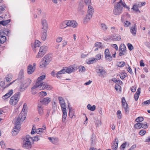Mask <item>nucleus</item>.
<instances>
[{
    "label": "nucleus",
    "instance_id": "60",
    "mask_svg": "<svg viewBox=\"0 0 150 150\" xmlns=\"http://www.w3.org/2000/svg\"><path fill=\"white\" fill-rule=\"evenodd\" d=\"M121 88V86L118 85H115V88L117 91L120 90Z\"/></svg>",
    "mask_w": 150,
    "mask_h": 150
},
{
    "label": "nucleus",
    "instance_id": "23",
    "mask_svg": "<svg viewBox=\"0 0 150 150\" xmlns=\"http://www.w3.org/2000/svg\"><path fill=\"white\" fill-rule=\"evenodd\" d=\"M46 129L45 126L43 125L42 128H40L36 130L35 132L38 134H41L43 132V131Z\"/></svg>",
    "mask_w": 150,
    "mask_h": 150
},
{
    "label": "nucleus",
    "instance_id": "50",
    "mask_svg": "<svg viewBox=\"0 0 150 150\" xmlns=\"http://www.w3.org/2000/svg\"><path fill=\"white\" fill-rule=\"evenodd\" d=\"M146 131L144 129H142L139 132V134L141 135H144L146 133Z\"/></svg>",
    "mask_w": 150,
    "mask_h": 150
},
{
    "label": "nucleus",
    "instance_id": "33",
    "mask_svg": "<svg viewBox=\"0 0 150 150\" xmlns=\"http://www.w3.org/2000/svg\"><path fill=\"white\" fill-rule=\"evenodd\" d=\"M12 78V76L11 74H8L6 77V80L7 82L10 81L11 80Z\"/></svg>",
    "mask_w": 150,
    "mask_h": 150
},
{
    "label": "nucleus",
    "instance_id": "55",
    "mask_svg": "<svg viewBox=\"0 0 150 150\" xmlns=\"http://www.w3.org/2000/svg\"><path fill=\"white\" fill-rule=\"evenodd\" d=\"M62 38L61 37H58L56 39V42L58 43L61 42L62 40Z\"/></svg>",
    "mask_w": 150,
    "mask_h": 150
},
{
    "label": "nucleus",
    "instance_id": "44",
    "mask_svg": "<svg viewBox=\"0 0 150 150\" xmlns=\"http://www.w3.org/2000/svg\"><path fill=\"white\" fill-rule=\"evenodd\" d=\"M95 46L98 48H101L102 47V43L100 42L96 43L95 45Z\"/></svg>",
    "mask_w": 150,
    "mask_h": 150
},
{
    "label": "nucleus",
    "instance_id": "3",
    "mask_svg": "<svg viewBox=\"0 0 150 150\" xmlns=\"http://www.w3.org/2000/svg\"><path fill=\"white\" fill-rule=\"evenodd\" d=\"M41 83H37L34 85L31 88L32 90H33L36 88H38L40 90L46 89L48 90H51L52 88V87L49 85L45 82H43L42 85H41Z\"/></svg>",
    "mask_w": 150,
    "mask_h": 150
},
{
    "label": "nucleus",
    "instance_id": "5",
    "mask_svg": "<svg viewBox=\"0 0 150 150\" xmlns=\"http://www.w3.org/2000/svg\"><path fill=\"white\" fill-rule=\"evenodd\" d=\"M31 80L29 79L25 80L20 86L19 91L20 92L24 91L25 89L30 85Z\"/></svg>",
    "mask_w": 150,
    "mask_h": 150
},
{
    "label": "nucleus",
    "instance_id": "14",
    "mask_svg": "<svg viewBox=\"0 0 150 150\" xmlns=\"http://www.w3.org/2000/svg\"><path fill=\"white\" fill-rule=\"evenodd\" d=\"M118 143V139L117 138H115L114 142L112 145V149L113 150H116L117 149Z\"/></svg>",
    "mask_w": 150,
    "mask_h": 150
},
{
    "label": "nucleus",
    "instance_id": "46",
    "mask_svg": "<svg viewBox=\"0 0 150 150\" xmlns=\"http://www.w3.org/2000/svg\"><path fill=\"white\" fill-rule=\"evenodd\" d=\"M101 56L100 54H98L96 55L95 58H94L96 62L98 60L100 59L101 58Z\"/></svg>",
    "mask_w": 150,
    "mask_h": 150
},
{
    "label": "nucleus",
    "instance_id": "11",
    "mask_svg": "<svg viewBox=\"0 0 150 150\" xmlns=\"http://www.w3.org/2000/svg\"><path fill=\"white\" fill-rule=\"evenodd\" d=\"M68 26L75 28L77 25V23L74 21H67Z\"/></svg>",
    "mask_w": 150,
    "mask_h": 150
},
{
    "label": "nucleus",
    "instance_id": "39",
    "mask_svg": "<svg viewBox=\"0 0 150 150\" xmlns=\"http://www.w3.org/2000/svg\"><path fill=\"white\" fill-rule=\"evenodd\" d=\"M96 140V138L95 137V136H93L90 139L91 144V145H93L95 144Z\"/></svg>",
    "mask_w": 150,
    "mask_h": 150
},
{
    "label": "nucleus",
    "instance_id": "63",
    "mask_svg": "<svg viewBox=\"0 0 150 150\" xmlns=\"http://www.w3.org/2000/svg\"><path fill=\"white\" fill-rule=\"evenodd\" d=\"M150 103V99L148 100L145 101L142 103V104H144L145 105H148Z\"/></svg>",
    "mask_w": 150,
    "mask_h": 150
},
{
    "label": "nucleus",
    "instance_id": "64",
    "mask_svg": "<svg viewBox=\"0 0 150 150\" xmlns=\"http://www.w3.org/2000/svg\"><path fill=\"white\" fill-rule=\"evenodd\" d=\"M145 45L147 47L150 48V43L149 42H144Z\"/></svg>",
    "mask_w": 150,
    "mask_h": 150
},
{
    "label": "nucleus",
    "instance_id": "40",
    "mask_svg": "<svg viewBox=\"0 0 150 150\" xmlns=\"http://www.w3.org/2000/svg\"><path fill=\"white\" fill-rule=\"evenodd\" d=\"M117 117L118 118L120 119L122 118V114L120 110H118L117 112Z\"/></svg>",
    "mask_w": 150,
    "mask_h": 150
},
{
    "label": "nucleus",
    "instance_id": "29",
    "mask_svg": "<svg viewBox=\"0 0 150 150\" xmlns=\"http://www.w3.org/2000/svg\"><path fill=\"white\" fill-rule=\"evenodd\" d=\"M87 63L88 64H93L94 63L96 62L95 59L94 58H89L87 60Z\"/></svg>",
    "mask_w": 150,
    "mask_h": 150
},
{
    "label": "nucleus",
    "instance_id": "16",
    "mask_svg": "<svg viewBox=\"0 0 150 150\" xmlns=\"http://www.w3.org/2000/svg\"><path fill=\"white\" fill-rule=\"evenodd\" d=\"M45 75H42L39 77L37 79V81L35 85H36L37 83H41V85H42V83H43V82H42V81L45 79Z\"/></svg>",
    "mask_w": 150,
    "mask_h": 150
},
{
    "label": "nucleus",
    "instance_id": "28",
    "mask_svg": "<svg viewBox=\"0 0 150 150\" xmlns=\"http://www.w3.org/2000/svg\"><path fill=\"white\" fill-rule=\"evenodd\" d=\"M67 26H68L67 21L62 22L60 25V28H64Z\"/></svg>",
    "mask_w": 150,
    "mask_h": 150
},
{
    "label": "nucleus",
    "instance_id": "53",
    "mask_svg": "<svg viewBox=\"0 0 150 150\" xmlns=\"http://www.w3.org/2000/svg\"><path fill=\"white\" fill-rule=\"evenodd\" d=\"M125 65V62H120L118 64V66L119 67H122Z\"/></svg>",
    "mask_w": 150,
    "mask_h": 150
},
{
    "label": "nucleus",
    "instance_id": "62",
    "mask_svg": "<svg viewBox=\"0 0 150 150\" xmlns=\"http://www.w3.org/2000/svg\"><path fill=\"white\" fill-rule=\"evenodd\" d=\"M136 144H134L132 145L130 148L128 150H134V149L136 147Z\"/></svg>",
    "mask_w": 150,
    "mask_h": 150
},
{
    "label": "nucleus",
    "instance_id": "59",
    "mask_svg": "<svg viewBox=\"0 0 150 150\" xmlns=\"http://www.w3.org/2000/svg\"><path fill=\"white\" fill-rule=\"evenodd\" d=\"M0 144L2 148H4L5 147V144L3 141H1L0 142Z\"/></svg>",
    "mask_w": 150,
    "mask_h": 150
},
{
    "label": "nucleus",
    "instance_id": "31",
    "mask_svg": "<svg viewBox=\"0 0 150 150\" xmlns=\"http://www.w3.org/2000/svg\"><path fill=\"white\" fill-rule=\"evenodd\" d=\"M143 124L142 123H137L134 125V127L138 129H140L142 126Z\"/></svg>",
    "mask_w": 150,
    "mask_h": 150
},
{
    "label": "nucleus",
    "instance_id": "56",
    "mask_svg": "<svg viewBox=\"0 0 150 150\" xmlns=\"http://www.w3.org/2000/svg\"><path fill=\"white\" fill-rule=\"evenodd\" d=\"M41 137L39 136H36L34 137V139L33 140L35 141H38L40 140Z\"/></svg>",
    "mask_w": 150,
    "mask_h": 150
},
{
    "label": "nucleus",
    "instance_id": "34",
    "mask_svg": "<svg viewBox=\"0 0 150 150\" xmlns=\"http://www.w3.org/2000/svg\"><path fill=\"white\" fill-rule=\"evenodd\" d=\"M10 22L9 20L0 21V24L3 25H6Z\"/></svg>",
    "mask_w": 150,
    "mask_h": 150
},
{
    "label": "nucleus",
    "instance_id": "27",
    "mask_svg": "<svg viewBox=\"0 0 150 150\" xmlns=\"http://www.w3.org/2000/svg\"><path fill=\"white\" fill-rule=\"evenodd\" d=\"M40 68H44L48 64L45 61V60H43V59H42L40 63Z\"/></svg>",
    "mask_w": 150,
    "mask_h": 150
},
{
    "label": "nucleus",
    "instance_id": "61",
    "mask_svg": "<svg viewBox=\"0 0 150 150\" xmlns=\"http://www.w3.org/2000/svg\"><path fill=\"white\" fill-rule=\"evenodd\" d=\"M38 110L39 113L40 115H42L43 114V111L42 108L38 109Z\"/></svg>",
    "mask_w": 150,
    "mask_h": 150
},
{
    "label": "nucleus",
    "instance_id": "6",
    "mask_svg": "<svg viewBox=\"0 0 150 150\" xmlns=\"http://www.w3.org/2000/svg\"><path fill=\"white\" fill-rule=\"evenodd\" d=\"M31 139V137H30L29 135H27L24 139L23 145V147L27 149L31 148L32 145L30 142V139Z\"/></svg>",
    "mask_w": 150,
    "mask_h": 150
},
{
    "label": "nucleus",
    "instance_id": "22",
    "mask_svg": "<svg viewBox=\"0 0 150 150\" xmlns=\"http://www.w3.org/2000/svg\"><path fill=\"white\" fill-rule=\"evenodd\" d=\"M50 98H44L42 101H41V102L44 105H47L50 102Z\"/></svg>",
    "mask_w": 150,
    "mask_h": 150
},
{
    "label": "nucleus",
    "instance_id": "9",
    "mask_svg": "<svg viewBox=\"0 0 150 150\" xmlns=\"http://www.w3.org/2000/svg\"><path fill=\"white\" fill-rule=\"evenodd\" d=\"M96 71L98 75L100 76H104L106 75V72L103 67H99Z\"/></svg>",
    "mask_w": 150,
    "mask_h": 150
},
{
    "label": "nucleus",
    "instance_id": "15",
    "mask_svg": "<svg viewBox=\"0 0 150 150\" xmlns=\"http://www.w3.org/2000/svg\"><path fill=\"white\" fill-rule=\"evenodd\" d=\"M16 80L14 81L13 82L10 83L8 84H7L5 86H4L5 83L3 81H1L0 82V90H3L6 87H8L10 85L12 84Z\"/></svg>",
    "mask_w": 150,
    "mask_h": 150
},
{
    "label": "nucleus",
    "instance_id": "52",
    "mask_svg": "<svg viewBox=\"0 0 150 150\" xmlns=\"http://www.w3.org/2000/svg\"><path fill=\"white\" fill-rule=\"evenodd\" d=\"M1 37V38L0 39L2 40V42H1V44H3L5 42L6 40V38L4 35H3Z\"/></svg>",
    "mask_w": 150,
    "mask_h": 150
},
{
    "label": "nucleus",
    "instance_id": "48",
    "mask_svg": "<svg viewBox=\"0 0 150 150\" xmlns=\"http://www.w3.org/2000/svg\"><path fill=\"white\" fill-rule=\"evenodd\" d=\"M124 26L126 27H128L131 24V23L130 22L128 21H126L124 22Z\"/></svg>",
    "mask_w": 150,
    "mask_h": 150
},
{
    "label": "nucleus",
    "instance_id": "30",
    "mask_svg": "<svg viewBox=\"0 0 150 150\" xmlns=\"http://www.w3.org/2000/svg\"><path fill=\"white\" fill-rule=\"evenodd\" d=\"M87 107L88 110L91 111H94L96 108V107L95 105H93L92 106H91V105L90 104H89L87 105Z\"/></svg>",
    "mask_w": 150,
    "mask_h": 150
},
{
    "label": "nucleus",
    "instance_id": "12",
    "mask_svg": "<svg viewBox=\"0 0 150 150\" xmlns=\"http://www.w3.org/2000/svg\"><path fill=\"white\" fill-rule=\"evenodd\" d=\"M35 67H32V65L29 64L27 68V73L28 74H32L35 71Z\"/></svg>",
    "mask_w": 150,
    "mask_h": 150
},
{
    "label": "nucleus",
    "instance_id": "4",
    "mask_svg": "<svg viewBox=\"0 0 150 150\" xmlns=\"http://www.w3.org/2000/svg\"><path fill=\"white\" fill-rule=\"evenodd\" d=\"M21 95L20 93L18 92L12 96L9 101L10 104L13 105H15L18 102Z\"/></svg>",
    "mask_w": 150,
    "mask_h": 150
},
{
    "label": "nucleus",
    "instance_id": "47",
    "mask_svg": "<svg viewBox=\"0 0 150 150\" xmlns=\"http://www.w3.org/2000/svg\"><path fill=\"white\" fill-rule=\"evenodd\" d=\"M79 71L83 72L85 70V68L83 66H81L79 67Z\"/></svg>",
    "mask_w": 150,
    "mask_h": 150
},
{
    "label": "nucleus",
    "instance_id": "1",
    "mask_svg": "<svg viewBox=\"0 0 150 150\" xmlns=\"http://www.w3.org/2000/svg\"><path fill=\"white\" fill-rule=\"evenodd\" d=\"M27 105L24 103L23 108L21 113L19 114L17 118H16L13 122L15 124V126L12 132V134L13 136H16L20 131L21 125L20 123L23 122L25 119L27 111Z\"/></svg>",
    "mask_w": 150,
    "mask_h": 150
},
{
    "label": "nucleus",
    "instance_id": "24",
    "mask_svg": "<svg viewBox=\"0 0 150 150\" xmlns=\"http://www.w3.org/2000/svg\"><path fill=\"white\" fill-rule=\"evenodd\" d=\"M92 14L90 13H88L86 17L84 19V21L85 22L88 21L91 18L92 16Z\"/></svg>",
    "mask_w": 150,
    "mask_h": 150
},
{
    "label": "nucleus",
    "instance_id": "2",
    "mask_svg": "<svg viewBox=\"0 0 150 150\" xmlns=\"http://www.w3.org/2000/svg\"><path fill=\"white\" fill-rule=\"evenodd\" d=\"M58 100L61 108L63 112L62 121L63 122H64L66 120L67 114V111L66 110V103L64 99L62 97H59L58 98Z\"/></svg>",
    "mask_w": 150,
    "mask_h": 150
},
{
    "label": "nucleus",
    "instance_id": "7",
    "mask_svg": "<svg viewBox=\"0 0 150 150\" xmlns=\"http://www.w3.org/2000/svg\"><path fill=\"white\" fill-rule=\"evenodd\" d=\"M122 7L120 5V4L118 2L115 6L113 10V13L115 15H119L122 12Z\"/></svg>",
    "mask_w": 150,
    "mask_h": 150
},
{
    "label": "nucleus",
    "instance_id": "41",
    "mask_svg": "<svg viewBox=\"0 0 150 150\" xmlns=\"http://www.w3.org/2000/svg\"><path fill=\"white\" fill-rule=\"evenodd\" d=\"M41 23L42 25L44 26V27L43 28H42V29H45V27H46V25H47V23H46V21L45 20H42L41 21Z\"/></svg>",
    "mask_w": 150,
    "mask_h": 150
},
{
    "label": "nucleus",
    "instance_id": "37",
    "mask_svg": "<svg viewBox=\"0 0 150 150\" xmlns=\"http://www.w3.org/2000/svg\"><path fill=\"white\" fill-rule=\"evenodd\" d=\"M127 74L125 73L122 72L120 74V77L122 79H123L125 78L127 76Z\"/></svg>",
    "mask_w": 150,
    "mask_h": 150
},
{
    "label": "nucleus",
    "instance_id": "57",
    "mask_svg": "<svg viewBox=\"0 0 150 150\" xmlns=\"http://www.w3.org/2000/svg\"><path fill=\"white\" fill-rule=\"evenodd\" d=\"M136 89V87L135 86H132L131 87V91L133 92L135 91Z\"/></svg>",
    "mask_w": 150,
    "mask_h": 150
},
{
    "label": "nucleus",
    "instance_id": "19",
    "mask_svg": "<svg viewBox=\"0 0 150 150\" xmlns=\"http://www.w3.org/2000/svg\"><path fill=\"white\" fill-rule=\"evenodd\" d=\"M136 25L135 24L133 27H130L131 33L134 35H135L136 33Z\"/></svg>",
    "mask_w": 150,
    "mask_h": 150
},
{
    "label": "nucleus",
    "instance_id": "43",
    "mask_svg": "<svg viewBox=\"0 0 150 150\" xmlns=\"http://www.w3.org/2000/svg\"><path fill=\"white\" fill-rule=\"evenodd\" d=\"M45 54L43 52H40V51L37 55L36 57L37 58H40L43 56Z\"/></svg>",
    "mask_w": 150,
    "mask_h": 150
},
{
    "label": "nucleus",
    "instance_id": "51",
    "mask_svg": "<svg viewBox=\"0 0 150 150\" xmlns=\"http://www.w3.org/2000/svg\"><path fill=\"white\" fill-rule=\"evenodd\" d=\"M127 143L126 142L123 143L121 146L120 149L121 150H124L125 148Z\"/></svg>",
    "mask_w": 150,
    "mask_h": 150
},
{
    "label": "nucleus",
    "instance_id": "26",
    "mask_svg": "<svg viewBox=\"0 0 150 150\" xmlns=\"http://www.w3.org/2000/svg\"><path fill=\"white\" fill-rule=\"evenodd\" d=\"M45 29H44L43 33L42 34V39L43 40H45L46 38L47 31V28L45 27Z\"/></svg>",
    "mask_w": 150,
    "mask_h": 150
},
{
    "label": "nucleus",
    "instance_id": "17",
    "mask_svg": "<svg viewBox=\"0 0 150 150\" xmlns=\"http://www.w3.org/2000/svg\"><path fill=\"white\" fill-rule=\"evenodd\" d=\"M41 42L38 40H36L35 42V45L34 46H32V48L34 51H36V49L37 47L39 48L40 46Z\"/></svg>",
    "mask_w": 150,
    "mask_h": 150
},
{
    "label": "nucleus",
    "instance_id": "36",
    "mask_svg": "<svg viewBox=\"0 0 150 150\" xmlns=\"http://www.w3.org/2000/svg\"><path fill=\"white\" fill-rule=\"evenodd\" d=\"M126 50V47L125 45L124 44H121L120 47V51H125Z\"/></svg>",
    "mask_w": 150,
    "mask_h": 150
},
{
    "label": "nucleus",
    "instance_id": "35",
    "mask_svg": "<svg viewBox=\"0 0 150 150\" xmlns=\"http://www.w3.org/2000/svg\"><path fill=\"white\" fill-rule=\"evenodd\" d=\"M94 12L93 7L91 6H89L88 7V13L93 14Z\"/></svg>",
    "mask_w": 150,
    "mask_h": 150
},
{
    "label": "nucleus",
    "instance_id": "8",
    "mask_svg": "<svg viewBox=\"0 0 150 150\" xmlns=\"http://www.w3.org/2000/svg\"><path fill=\"white\" fill-rule=\"evenodd\" d=\"M122 106L123 107L125 112L127 113L129 112V111L128 105L127 103L126 102V101L124 97H122Z\"/></svg>",
    "mask_w": 150,
    "mask_h": 150
},
{
    "label": "nucleus",
    "instance_id": "42",
    "mask_svg": "<svg viewBox=\"0 0 150 150\" xmlns=\"http://www.w3.org/2000/svg\"><path fill=\"white\" fill-rule=\"evenodd\" d=\"M101 27L102 30H106L108 28L107 25L104 23H102L101 24Z\"/></svg>",
    "mask_w": 150,
    "mask_h": 150
},
{
    "label": "nucleus",
    "instance_id": "13",
    "mask_svg": "<svg viewBox=\"0 0 150 150\" xmlns=\"http://www.w3.org/2000/svg\"><path fill=\"white\" fill-rule=\"evenodd\" d=\"M105 57L106 59L111 60L112 59V57L109 50L108 49H106L105 51Z\"/></svg>",
    "mask_w": 150,
    "mask_h": 150
},
{
    "label": "nucleus",
    "instance_id": "21",
    "mask_svg": "<svg viewBox=\"0 0 150 150\" xmlns=\"http://www.w3.org/2000/svg\"><path fill=\"white\" fill-rule=\"evenodd\" d=\"M110 38L113 40L119 41L121 39V36L119 35H112Z\"/></svg>",
    "mask_w": 150,
    "mask_h": 150
},
{
    "label": "nucleus",
    "instance_id": "45",
    "mask_svg": "<svg viewBox=\"0 0 150 150\" xmlns=\"http://www.w3.org/2000/svg\"><path fill=\"white\" fill-rule=\"evenodd\" d=\"M144 120V118L142 117H137L135 120V121L138 122H142Z\"/></svg>",
    "mask_w": 150,
    "mask_h": 150
},
{
    "label": "nucleus",
    "instance_id": "54",
    "mask_svg": "<svg viewBox=\"0 0 150 150\" xmlns=\"http://www.w3.org/2000/svg\"><path fill=\"white\" fill-rule=\"evenodd\" d=\"M129 50H131L134 48V47L130 43H128L127 44Z\"/></svg>",
    "mask_w": 150,
    "mask_h": 150
},
{
    "label": "nucleus",
    "instance_id": "32",
    "mask_svg": "<svg viewBox=\"0 0 150 150\" xmlns=\"http://www.w3.org/2000/svg\"><path fill=\"white\" fill-rule=\"evenodd\" d=\"M47 49V47L45 46H42L40 47V52H43L45 54Z\"/></svg>",
    "mask_w": 150,
    "mask_h": 150
},
{
    "label": "nucleus",
    "instance_id": "10",
    "mask_svg": "<svg viewBox=\"0 0 150 150\" xmlns=\"http://www.w3.org/2000/svg\"><path fill=\"white\" fill-rule=\"evenodd\" d=\"M76 66L75 65H72L69 66L68 67L64 69H65V72L70 74L74 71L76 70Z\"/></svg>",
    "mask_w": 150,
    "mask_h": 150
},
{
    "label": "nucleus",
    "instance_id": "49",
    "mask_svg": "<svg viewBox=\"0 0 150 150\" xmlns=\"http://www.w3.org/2000/svg\"><path fill=\"white\" fill-rule=\"evenodd\" d=\"M118 2L120 4V5L122 7V6H123L124 7H125L126 8V6H127L125 3H123L122 2V0H120L119 2Z\"/></svg>",
    "mask_w": 150,
    "mask_h": 150
},
{
    "label": "nucleus",
    "instance_id": "20",
    "mask_svg": "<svg viewBox=\"0 0 150 150\" xmlns=\"http://www.w3.org/2000/svg\"><path fill=\"white\" fill-rule=\"evenodd\" d=\"M13 90H11L8 91V93L5 94L4 96H3V99H6L10 97L11 95L13 94Z\"/></svg>",
    "mask_w": 150,
    "mask_h": 150
},
{
    "label": "nucleus",
    "instance_id": "38",
    "mask_svg": "<svg viewBox=\"0 0 150 150\" xmlns=\"http://www.w3.org/2000/svg\"><path fill=\"white\" fill-rule=\"evenodd\" d=\"M138 7L135 4L133 6V7L132 8V9H133V11L135 12H140V11L138 8Z\"/></svg>",
    "mask_w": 150,
    "mask_h": 150
},
{
    "label": "nucleus",
    "instance_id": "18",
    "mask_svg": "<svg viewBox=\"0 0 150 150\" xmlns=\"http://www.w3.org/2000/svg\"><path fill=\"white\" fill-rule=\"evenodd\" d=\"M43 60H45L47 63L48 64L51 60V57L49 55H45L42 58Z\"/></svg>",
    "mask_w": 150,
    "mask_h": 150
},
{
    "label": "nucleus",
    "instance_id": "25",
    "mask_svg": "<svg viewBox=\"0 0 150 150\" xmlns=\"http://www.w3.org/2000/svg\"><path fill=\"white\" fill-rule=\"evenodd\" d=\"M65 69H63L61 70L58 71L57 74H56V76L57 78H60L61 77V75L63 74H64L65 73Z\"/></svg>",
    "mask_w": 150,
    "mask_h": 150
},
{
    "label": "nucleus",
    "instance_id": "58",
    "mask_svg": "<svg viewBox=\"0 0 150 150\" xmlns=\"http://www.w3.org/2000/svg\"><path fill=\"white\" fill-rule=\"evenodd\" d=\"M69 116L71 118H72L74 115L73 112H71L70 111V109H69Z\"/></svg>",
    "mask_w": 150,
    "mask_h": 150
}]
</instances>
